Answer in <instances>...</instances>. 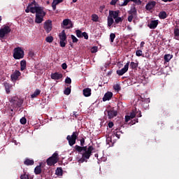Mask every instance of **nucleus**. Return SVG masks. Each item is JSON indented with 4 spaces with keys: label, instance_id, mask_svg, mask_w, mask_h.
<instances>
[{
    "label": "nucleus",
    "instance_id": "nucleus-62",
    "mask_svg": "<svg viewBox=\"0 0 179 179\" xmlns=\"http://www.w3.org/2000/svg\"><path fill=\"white\" fill-rule=\"evenodd\" d=\"M145 45V41H141L140 45H141V48H143Z\"/></svg>",
    "mask_w": 179,
    "mask_h": 179
},
{
    "label": "nucleus",
    "instance_id": "nucleus-54",
    "mask_svg": "<svg viewBox=\"0 0 179 179\" xmlns=\"http://www.w3.org/2000/svg\"><path fill=\"white\" fill-rule=\"evenodd\" d=\"M62 68L63 70H66L67 68H68L67 64L66 63H63L62 64Z\"/></svg>",
    "mask_w": 179,
    "mask_h": 179
},
{
    "label": "nucleus",
    "instance_id": "nucleus-11",
    "mask_svg": "<svg viewBox=\"0 0 179 179\" xmlns=\"http://www.w3.org/2000/svg\"><path fill=\"white\" fill-rule=\"evenodd\" d=\"M90 149L89 150V151L83 153L82 157L80 158L78 162L83 163L85 162H87V160L90 159Z\"/></svg>",
    "mask_w": 179,
    "mask_h": 179
},
{
    "label": "nucleus",
    "instance_id": "nucleus-49",
    "mask_svg": "<svg viewBox=\"0 0 179 179\" xmlns=\"http://www.w3.org/2000/svg\"><path fill=\"white\" fill-rule=\"evenodd\" d=\"M142 50H138L137 51H136V55L138 57H141L142 56Z\"/></svg>",
    "mask_w": 179,
    "mask_h": 179
},
{
    "label": "nucleus",
    "instance_id": "nucleus-25",
    "mask_svg": "<svg viewBox=\"0 0 179 179\" xmlns=\"http://www.w3.org/2000/svg\"><path fill=\"white\" fill-rule=\"evenodd\" d=\"M138 14L137 9L136 7H132L130 10H129V15H131L133 16H136Z\"/></svg>",
    "mask_w": 179,
    "mask_h": 179
},
{
    "label": "nucleus",
    "instance_id": "nucleus-3",
    "mask_svg": "<svg viewBox=\"0 0 179 179\" xmlns=\"http://www.w3.org/2000/svg\"><path fill=\"white\" fill-rule=\"evenodd\" d=\"M79 133L78 131H73L72 135H68L66 136V140L69 142L70 146H73L76 143V140L78 139Z\"/></svg>",
    "mask_w": 179,
    "mask_h": 179
},
{
    "label": "nucleus",
    "instance_id": "nucleus-50",
    "mask_svg": "<svg viewBox=\"0 0 179 179\" xmlns=\"http://www.w3.org/2000/svg\"><path fill=\"white\" fill-rule=\"evenodd\" d=\"M134 17V15H129V17H128V21L129 22V23H131Z\"/></svg>",
    "mask_w": 179,
    "mask_h": 179
},
{
    "label": "nucleus",
    "instance_id": "nucleus-61",
    "mask_svg": "<svg viewBox=\"0 0 179 179\" xmlns=\"http://www.w3.org/2000/svg\"><path fill=\"white\" fill-rule=\"evenodd\" d=\"M136 122H138V119H136V120H132L131 124L132 125H134V124H136Z\"/></svg>",
    "mask_w": 179,
    "mask_h": 179
},
{
    "label": "nucleus",
    "instance_id": "nucleus-24",
    "mask_svg": "<svg viewBox=\"0 0 179 179\" xmlns=\"http://www.w3.org/2000/svg\"><path fill=\"white\" fill-rule=\"evenodd\" d=\"M159 18L164 20L167 18V13L166 11H161L159 13Z\"/></svg>",
    "mask_w": 179,
    "mask_h": 179
},
{
    "label": "nucleus",
    "instance_id": "nucleus-59",
    "mask_svg": "<svg viewBox=\"0 0 179 179\" xmlns=\"http://www.w3.org/2000/svg\"><path fill=\"white\" fill-rule=\"evenodd\" d=\"M131 117L130 116H125V122H128L130 120H131Z\"/></svg>",
    "mask_w": 179,
    "mask_h": 179
},
{
    "label": "nucleus",
    "instance_id": "nucleus-29",
    "mask_svg": "<svg viewBox=\"0 0 179 179\" xmlns=\"http://www.w3.org/2000/svg\"><path fill=\"white\" fill-rule=\"evenodd\" d=\"M34 173L36 175H39L42 173L41 165H38L35 168Z\"/></svg>",
    "mask_w": 179,
    "mask_h": 179
},
{
    "label": "nucleus",
    "instance_id": "nucleus-64",
    "mask_svg": "<svg viewBox=\"0 0 179 179\" xmlns=\"http://www.w3.org/2000/svg\"><path fill=\"white\" fill-rule=\"evenodd\" d=\"M138 117H142V113L140 112L138 114H137Z\"/></svg>",
    "mask_w": 179,
    "mask_h": 179
},
{
    "label": "nucleus",
    "instance_id": "nucleus-47",
    "mask_svg": "<svg viewBox=\"0 0 179 179\" xmlns=\"http://www.w3.org/2000/svg\"><path fill=\"white\" fill-rule=\"evenodd\" d=\"M71 83H72L71 78H70L69 77H66V79H65V83L71 84Z\"/></svg>",
    "mask_w": 179,
    "mask_h": 179
},
{
    "label": "nucleus",
    "instance_id": "nucleus-45",
    "mask_svg": "<svg viewBox=\"0 0 179 179\" xmlns=\"http://www.w3.org/2000/svg\"><path fill=\"white\" fill-rule=\"evenodd\" d=\"M97 50H98V47L97 46H93L91 48V52L92 53H96V52H97Z\"/></svg>",
    "mask_w": 179,
    "mask_h": 179
},
{
    "label": "nucleus",
    "instance_id": "nucleus-51",
    "mask_svg": "<svg viewBox=\"0 0 179 179\" xmlns=\"http://www.w3.org/2000/svg\"><path fill=\"white\" fill-rule=\"evenodd\" d=\"M82 37H83L85 39H88V38H89L87 32H83V33H82Z\"/></svg>",
    "mask_w": 179,
    "mask_h": 179
},
{
    "label": "nucleus",
    "instance_id": "nucleus-60",
    "mask_svg": "<svg viewBox=\"0 0 179 179\" xmlns=\"http://www.w3.org/2000/svg\"><path fill=\"white\" fill-rule=\"evenodd\" d=\"M113 126H114V124H113V122H110L108 123V127H109V128H113Z\"/></svg>",
    "mask_w": 179,
    "mask_h": 179
},
{
    "label": "nucleus",
    "instance_id": "nucleus-16",
    "mask_svg": "<svg viewBox=\"0 0 179 179\" xmlns=\"http://www.w3.org/2000/svg\"><path fill=\"white\" fill-rule=\"evenodd\" d=\"M50 78L55 80H59V79L63 78V74L55 72L51 74Z\"/></svg>",
    "mask_w": 179,
    "mask_h": 179
},
{
    "label": "nucleus",
    "instance_id": "nucleus-36",
    "mask_svg": "<svg viewBox=\"0 0 179 179\" xmlns=\"http://www.w3.org/2000/svg\"><path fill=\"white\" fill-rule=\"evenodd\" d=\"M54 41V38L52 36H48V37L45 38V41L49 43H52Z\"/></svg>",
    "mask_w": 179,
    "mask_h": 179
},
{
    "label": "nucleus",
    "instance_id": "nucleus-18",
    "mask_svg": "<svg viewBox=\"0 0 179 179\" xmlns=\"http://www.w3.org/2000/svg\"><path fill=\"white\" fill-rule=\"evenodd\" d=\"M120 13V11L119 10H109V16H110L113 19H116L118 16L119 14Z\"/></svg>",
    "mask_w": 179,
    "mask_h": 179
},
{
    "label": "nucleus",
    "instance_id": "nucleus-7",
    "mask_svg": "<svg viewBox=\"0 0 179 179\" xmlns=\"http://www.w3.org/2000/svg\"><path fill=\"white\" fill-rule=\"evenodd\" d=\"M59 38H60V47L64 48L66 47L67 41V36L65 33V31H62L59 34Z\"/></svg>",
    "mask_w": 179,
    "mask_h": 179
},
{
    "label": "nucleus",
    "instance_id": "nucleus-34",
    "mask_svg": "<svg viewBox=\"0 0 179 179\" xmlns=\"http://www.w3.org/2000/svg\"><path fill=\"white\" fill-rule=\"evenodd\" d=\"M172 58H173V55H165L164 56V59L166 62H169Z\"/></svg>",
    "mask_w": 179,
    "mask_h": 179
},
{
    "label": "nucleus",
    "instance_id": "nucleus-22",
    "mask_svg": "<svg viewBox=\"0 0 179 179\" xmlns=\"http://www.w3.org/2000/svg\"><path fill=\"white\" fill-rule=\"evenodd\" d=\"M24 164L25 166H33L34 164V159H25Z\"/></svg>",
    "mask_w": 179,
    "mask_h": 179
},
{
    "label": "nucleus",
    "instance_id": "nucleus-6",
    "mask_svg": "<svg viewBox=\"0 0 179 179\" xmlns=\"http://www.w3.org/2000/svg\"><path fill=\"white\" fill-rule=\"evenodd\" d=\"M58 162V153L57 152H55L54 154H52V156L50 157V158H48L47 159V164L48 166H52L56 164V163Z\"/></svg>",
    "mask_w": 179,
    "mask_h": 179
},
{
    "label": "nucleus",
    "instance_id": "nucleus-10",
    "mask_svg": "<svg viewBox=\"0 0 179 179\" xmlns=\"http://www.w3.org/2000/svg\"><path fill=\"white\" fill-rule=\"evenodd\" d=\"M11 31V29L8 26H5L0 29V38H3L6 35H8Z\"/></svg>",
    "mask_w": 179,
    "mask_h": 179
},
{
    "label": "nucleus",
    "instance_id": "nucleus-41",
    "mask_svg": "<svg viewBox=\"0 0 179 179\" xmlns=\"http://www.w3.org/2000/svg\"><path fill=\"white\" fill-rule=\"evenodd\" d=\"M136 116V108L134 109V110H132V112L130 113L129 117L131 118H134Z\"/></svg>",
    "mask_w": 179,
    "mask_h": 179
},
{
    "label": "nucleus",
    "instance_id": "nucleus-14",
    "mask_svg": "<svg viewBox=\"0 0 179 179\" xmlns=\"http://www.w3.org/2000/svg\"><path fill=\"white\" fill-rule=\"evenodd\" d=\"M105 112H107L109 120H112V118L117 115V110H115L114 108H111L109 110H106Z\"/></svg>",
    "mask_w": 179,
    "mask_h": 179
},
{
    "label": "nucleus",
    "instance_id": "nucleus-1",
    "mask_svg": "<svg viewBox=\"0 0 179 179\" xmlns=\"http://www.w3.org/2000/svg\"><path fill=\"white\" fill-rule=\"evenodd\" d=\"M75 151L78 152V153H81L83 151H84V153H86V152H88L90 150V157H91L93 154V150H94V148L92 145H90L88 148L87 146H79V145H75L74 146Z\"/></svg>",
    "mask_w": 179,
    "mask_h": 179
},
{
    "label": "nucleus",
    "instance_id": "nucleus-55",
    "mask_svg": "<svg viewBox=\"0 0 179 179\" xmlns=\"http://www.w3.org/2000/svg\"><path fill=\"white\" fill-rule=\"evenodd\" d=\"M80 147L84 146L85 143V138L80 139Z\"/></svg>",
    "mask_w": 179,
    "mask_h": 179
},
{
    "label": "nucleus",
    "instance_id": "nucleus-19",
    "mask_svg": "<svg viewBox=\"0 0 179 179\" xmlns=\"http://www.w3.org/2000/svg\"><path fill=\"white\" fill-rule=\"evenodd\" d=\"M113 98V92H106L104 96L103 97V101H109Z\"/></svg>",
    "mask_w": 179,
    "mask_h": 179
},
{
    "label": "nucleus",
    "instance_id": "nucleus-23",
    "mask_svg": "<svg viewBox=\"0 0 179 179\" xmlns=\"http://www.w3.org/2000/svg\"><path fill=\"white\" fill-rule=\"evenodd\" d=\"M41 93V90L36 89L35 90L34 94H31V99H35L36 97H38V96Z\"/></svg>",
    "mask_w": 179,
    "mask_h": 179
},
{
    "label": "nucleus",
    "instance_id": "nucleus-4",
    "mask_svg": "<svg viewBox=\"0 0 179 179\" xmlns=\"http://www.w3.org/2000/svg\"><path fill=\"white\" fill-rule=\"evenodd\" d=\"M10 103L13 108H19V107L22 106L23 104V100L20 99L19 97L14 96L11 98Z\"/></svg>",
    "mask_w": 179,
    "mask_h": 179
},
{
    "label": "nucleus",
    "instance_id": "nucleus-43",
    "mask_svg": "<svg viewBox=\"0 0 179 179\" xmlns=\"http://www.w3.org/2000/svg\"><path fill=\"white\" fill-rule=\"evenodd\" d=\"M115 90H116V92H120V90H121V86L119 84H115L113 86Z\"/></svg>",
    "mask_w": 179,
    "mask_h": 179
},
{
    "label": "nucleus",
    "instance_id": "nucleus-21",
    "mask_svg": "<svg viewBox=\"0 0 179 179\" xmlns=\"http://www.w3.org/2000/svg\"><path fill=\"white\" fill-rule=\"evenodd\" d=\"M83 94L85 97H90L92 95V89L86 88L83 90Z\"/></svg>",
    "mask_w": 179,
    "mask_h": 179
},
{
    "label": "nucleus",
    "instance_id": "nucleus-31",
    "mask_svg": "<svg viewBox=\"0 0 179 179\" xmlns=\"http://www.w3.org/2000/svg\"><path fill=\"white\" fill-rule=\"evenodd\" d=\"M55 174H57L58 176H63V169L62 168H57L55 171Z\"/></svg>",
    "mask_w": 179,
    "mask_h": 179
},
{
    "label": "nucleus",
    "instance_id": "nucleus-5",
    "mask_svg": "<svg viewBox=\"0 0 179 179\" xmlns=\"http://www.w3.org/2000/svg\"><path fill=\"white\" fill-rule=\"evenodd\" d=\"M24 56V52L20 47H17V48L14 49V53H13L14 59H23Z\"/></svg>",
    "mask_w": 179,
    "mask_h": 179
},
{
    "label": "nucleus",
    "instance_id": "nucleus-32",
    "mask_svg": "<svg viewBox=\"0 0 179 179\" xmlns=\"http://www.w3.org/2000/svg\"><path fill=\"white\" fill-rule=\"evenodd\" d=\"M174 38L176 40L179 39V29L178 28H176L174 29Z\"/></svg>",
    "mask_w": 179,
    "mask_h": 179
},
{
    "label": "nucleus",
    "instance_id": "nucleus-2",
    "mask_svg": "<svg viewBox=\"0 0 179 179\" xmlns=\"http://www.w3.org/2000/svg\"><path fill=\"white\" fill-rule=\"evenodd\" d=\"M46 13L43 10L42 7L40 9H37V13L35 15V23L41 24L43 23L44 16H45Z\"/></svg>",
    "mask_w": 179,
    "mask_h": 179
},
{
    "label": "nucleus",
    "instance_id": "nucleus-17",
    "mask_svg": "<svg viewBox=\"0 0 179 179\" xmlns=\"http://www.w3.org/2000/svg\"><path fill=\"white\" fill-rule=\"evenodd\" d=\"M159 24L158 20H152L150 23L148 24V27L150 29H155L157 27V25Z\"/></svg>",
    "mask_w": 179,
    "mask_h": 179
},
{
    "label": "nucleus",
    "instance_id": "nucleus-39",
    "mask_svg": "<svg viewBox=\"0 0 179 179\" xmlns=\"http://www.w3.org/2000/svg\"><path fill=\"white\" fill-rule=\"evenodd\" d=\"M76 32L78 38H83V33L80 29H76Z\"/></svg>",
    "mask_w": 179,
    "mask_h": 179
},
{
    "label": "nucleus",
    "instance_id": "nucleus-13",
    "mask_svg": "<svg viewBox=\"0 0 179 179\" xmlns=\"http://www.w3.org/2000/svg\"><path fill=\"white\" fill-rule=\"evenodd\" d=\"M20 76L21 73L19 70H15V72L10 75V80L13 82L17 81Z\"/></svg>",
    "mask_w": 179,
    "mask_h": 179
},
{
    "label": "nucleus",
    "instance_id": "nucleus-44",
    "mask_svg": "<svg viewBox=\"0 0 179 179\" xmlns=\"http://www.w3.org/2000/svg\"><path fill=\"white\" fill-rule=\"evenodd\" d=\"M71 39L73 41V43H78V38L76 37V36L71 35Z\"/></svg>",
    "mask_w": 179,
    "mask_h": 179
},
{
    "label": "nucleus",
    "instance_id": "nucleus-38",
    "mask_svg": "<svg viewBox=\"0 0 179 179\" xmlns=\"http://www.w3.org/2000/svg\"><path fill=\"white\" fill-rule=\"evenodd\" d=\"M115 38H116L115 34L111 33L110 34V43H113Z\"/></svg>",
    "mask_w": 179,
    "mask_h": 179
},
{
    "label": "nucleus",
    "instance_id": "nucleus-58",
    "mask_svg": "<svg viewBox=\"0 0 179 179\" xmlns=\"http://www.w3.org/2000/svg\"><path fill=\"white\" fill-rule=\"evenodd\" d=\"M30 8H31L30 5H29V6L27 7V9L25 10V13H29V12H31Z\"/></svg>",
    "mask_w": 179,
    "mask_h": 179
},
{
    "label": "nucleus",
    "instance_id": "nucleus-15",
    "mask_svg": "<svg viewBox=\"0 0 179 179\" xmlns=\"http://www.w3.org/2000/svg\"><path fill=\"white\" fill-rule=\"evenodd\" d=\"M156 5H157V1H148V3L145 6V9L147 10H151L156 6Z\"/></svg>",
    "mask_w": 179,
    "mask_h": 179
},
{
    "label": "nucleus",
    "instance_id": "nucleus-56",
    "mask_svg": "<svg viewBox=\"0 0 179 179\" xmlns=\"http://www.w3.org/2000/svg\"><path fill=\"white\" fill-rule=\"evenodd\" d=\"M29 5L30 7L33 6V5H34V6H37V3L35 0H33Z\"/></svg>",
    "mask_w": 179,
    "mask_h": 179
},
{
    "label": "nucleus",
    "instance_id": "nucleus-9",
    "mask_svg": "<svg viewBox=\"0 0 179 179\" xmlns=\"http://www.w3.org/2000/svg\"><path fill=\"white\" fill-rule=\"evenodd\" d=\"M43 29L46 33H50L52 30V21L50 20H46L43 25Z\"/></svg>",
    "mask_w": 179,
    "mask_h": 179
},
{
    "label": "nucleus",
    "instance_id": "nucleus-28",
    "mask_svg": "<svg viewBox=\"0 0 179 179\" xmlns=\"http://www.w3.org/2000/svg\"><path fill=\"white\" fill-rule=\"evenodd\" d=\"M3 85L5 87L6 94H10V89L11 87V85L8 83H4Z\"/></svg>",
    "mask_w": 179,
    "mask_h": 179
},
{
    "label": "nucleus",
    "instance_id": "nucleus-33",
    "mask_svg": "<svg viewBox=\"0 0 179 179\" xmlns=\"http://www.w3.org/2000/svg\"><path fill=\"white\" fill-rule=\"evenodd\" d=\"M113 23H114L113 18L109 15V16L108 17V26L111 27Z\"/></svg>",
    "mask_w": 179,
    "mask_h": 179
},
{
    "label": "nucleus",
    "instance_id": "nucleus-42",
    "mask_svg": "<svg viewBox=\"0 0 179 179\" xmlns=\"http://www.w3.org/2000/svg\"><path fill=\"white\" fill-rule=\"evenodd\" d=\"M92 20L94 22H99V17L97 15L94 14L92 15Z\"/></svg>",
    "mask_w": 179,
    "mask_h": 179
},
{
    "label": "nucleus",
    "instance_id": "nucleus-20",
    "mask_svg": "<svg viewBox=\"0 0 179 179\" xmlns=\"http://www.w3.org/2000/svg\"><path fill=\"white\" fill-rule=\"evenodd\" d=\"M64 1V0H53L52 3V8L54 10L57 9V5L61 3Z\"/></svg>",
    "mask_w": 179,
    "mask_h": 179
},
{
    "label": "nucleus",
    "instance_id": "nucleus-26",
    "mask_svg": "<svg viewBox=\"0 0 179 179\" xmlns=\"http://www.w3.org/2000/svg\"><path fill=\"white\" fill-rule=\"evenodd\" d=\"M41 6H31L30 7V13H37V10L41 9Z\"/></svg>",
    "mask_w": 179,
    "mask_h": 179
},
{
    "label": "nucleus",
    "instance_id": "nucleus-12",
    "mask_svg": "<svg viewBox=\"0 0 179 179\" xmlns=\"http://www.w3.org/2000/svg\"><path fill=\"white\" fill-rule=\"evenodd\" d=\"M129 62H128L126 64H124V67L117 70L116 73L118 76H122L124 75V73H127L128 69H129Z\"/></svg>",
    "mask_w": 179,
    "mask_h": 179
},
{
    "label": "nucleus",
    "instance_id": "nucleus-40",
    "mask_svg": "<svg viewBox=\"0 0 179 179\" xmlns=\"http://www.w3.org/2000/svg\"><path fill=\"white\" fill-rule=\"evenodd\" d=\"M20 122L22 124V125H25L27 122V120L26 117H23L20 120Z\"/></svg>",
    "mask_w": 179,
    "mask_h": 179
},
{
    "label": "nucleus",
    "instance_id": "nucleus-46",
    "mask_svg": "<svg viewBox=\"0 0 179 179\" xmlns=\"http://www.w3.org/2000/svg\"><path fill=\"white\" fill-rule=\"evenodd\" d=\"M130 2L129 0H124V3L120 5V7L127 6V4Z\"/></svg>",
    "mask_w": 179,
    "mask_h": 179
},
{
    "label": "nucleus",
    "instance_id": "nucleus-30",
    "mask_svg": "<svg viewBox=\"0 0 179 179\" xmlns=\"http://www.w3.org/2000/svg\"><path fill=\"white\" fill-rule=\"evenodd\" d=\"M138 64L134 62H131L130 63V67L131 68L132 70H137L138 69Z\"/></svg>",
    "mask_w": 179,
    "mask_h": 179
},
{
    "label": "nucleus",
    "instance_id": "nucleus-37",
    "mask_svg": "<svg viewBox=\"0 0 179 179\" xmlns=\"http://www.w3.org/2000/svg\"><path fill=\"white\" fill-rule=\"evenodd\" d=\"M122 21H123V18L121 17H117L115 19V24L122 23Z\"/></svg>",
    "mask_w": 179,
    "mask_h": 179
},
{
    "label": "nucleus",
    "instance_id": "nucleus-63",
    "mask_svg": "<svg viewBox=\"0 0 179 179\" xmlns=\"http://www.w3.org/2000/svg\"><path fill=\"white\" fill-rule=\"evenodd\" d=\"M141 99L142 101H145L148 99H145V98L143 96H141Z\"/></svg>",
    "mask_w": 179,
    "mask_h": 179
},
{
    "label": "nucleus",
    "instance_id": "nucleus-52",
    "mask_svg": "<svg viewBox=\"0 0 179 179\" xmlns=\"http://www.w3.org/2000/svg\"><path fill=\"white\" fill-rule=\"evenodd\" d=\"M119 0H111L110 2V5L115 6L117 4V2H118Z\"/></svg>",
    "mask_w": 179,
    "mask_h": 179
},
{
    "label": "nucleus",
    "instance_id": "nucleus-57",
    "mask_svg": "<svg viewBox=\"0 0 179 179\" xmlns=\"http://www.w3.org/2000/svg\"><path fill=\"white\" fill-rule=\"evenodd\" d=\"M134 3H135L138 5H141V4H142V1H141V0H134Z\"/></svg>",
    "mask_w": 179,
    "mask_h": 179
},
{
    "label": "nucleus",
    "instance_id": "nucleus-27",
    "mask_svg": "<svg viewBox=\"0 0 179 179\" xmlns=\"http://www.w3.org/2000/svg\"><path fill=\"white\" fill-rule=\"evenodd\" d=\"M27 68V61L25 60H22L20 62V71H23L26 69Z\"/></svg>",
    "mask_w": 179,
    "mask_h": 179
},
{
    "label": "nucleus",
    "instance_id": "nucleus-35",
    "mask_svg": "<svg viewBox=\"0 0 179 179\" xmlns=\"http://www.w3.org/2000/svg\"><path fill=\"white\" fill-rule=\"evenodd\" d=\"M64 93L66 95H69L71 93V85H70V87H67V88L64 90Z\"/></svg>",
    "mask_w": 179,
    "mask_h": 179
},
{
    "label": "nucleus",
    "instance_id": "nucleus-53",
    "mask_svg": "<svg viewBox=\"0 0 179 179\" xmlns=\"http://www.w3.org/2000/svg\"><path fill=\"white\" fill-rule=\"evenodd\" d=\"M20 179H29V176L27 174H23L20 176Z\"/></svg>",
    "mask_w": 179,
    "mask_h": 179
},
{
    "label": "nucleus",
    "instance_id": "nucleus-8",
    "mask_svg": "<svg viewBox=\"0 0 179 179\" xmlns=\"http://www.w3.org/2000/svg\"><path fill=\"white\" fill-rule=\"evenodd\" d=\"M61 25L62 27H65L66 29H71L73 27V22L69 18L64 20Z\"/></svg>",
    "mask_w": 179,
    "mask_h": 179
},
{
    "label": "nucleus",
    "instance_id": "nucleus-48",
    "mask_svg": "<svg viewBox=\"0 0 179 179\" xmlns=\"http://www.w3.org/2000/svg\"><path fill=\"white\" fill-rule=\"evenodd\" d=\"M118 131H120V129H116L113 131V133H114V134L115 135V136H116L117 138H120V134H118Z\"/></svg>",
    "mask_w": 179,
    "mask_h": 179
}]
</instances>
